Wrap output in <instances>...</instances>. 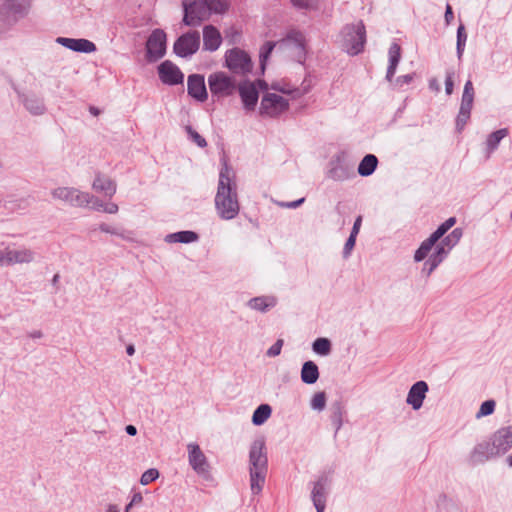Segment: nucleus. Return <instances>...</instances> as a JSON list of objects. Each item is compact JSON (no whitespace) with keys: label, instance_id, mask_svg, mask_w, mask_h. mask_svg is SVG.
Segmentation results:
<instances>
[{"label":"nucleus","instance_id":"nucleus-40","mask_svg":"<svg viewBox=\"0 0 512 512\" xmlns=\"http://www.w3.org/2000/svg\"><path fill=\"white\" fill-rule=\"evenodd\" d=\"M212 13L223 14L228 10L227 0H204Z\"/></svg>","mask_w":512,"mask_h":512},{"label":"nucleus","instance_id":"nucleus-17","mask_svg":"<svg viewBox=\"0 0 512 512\" xmlns=\"http://www.w3.org/2000/svg\"><path fill=\"white\" fill-rule=\"evenodd\" d=\"M448 232V230L444 227L443 224H440L437 229L427 238L425 239L419 248L415 251L414 260L416 262H420L424 260L432 248L437 244V242L444 237V235Z\"/></svg>","mask_w":512,"mask_h":512},{"label":"nucleus","instance_id":"nucleus-50","mask_svg":"<svg viewBox=\"0 0 512 512\" xmlns=\"http://www.w3.org/2000/svg\"><path fill=\"white\" fill-rule=\"evenodd\" d=\"M453 76H454V71L446 72L445 92L447 95H451L453 92V88H454Z\"/></svg>","mask_w":512,"mask_h":512},{"label":"nucleus","instance_id":"nucleus-16","mask_svg":"<svg viewBox=\"0 0 512 512\" xmlns=\"http://www.w3.org/2000/svg\"><path fill=\"white\" fill-rule=\"evenodd\" d=\"M160 80L167 85H178L184 81V74L171 61L166 60L158 66Z\"/></svg>","mask_w":512,"mask_h":512},{"label":"nucleus","instance_id":"nucleus-45","mask_svg":"<svg viewBox=\"0 0 512 512\" xmlns=\"http://www.w3.org/2000/svg\"><path fill=\"white\" fill-rule=\"evenodd\" d=\"M186 132L188 133L190 139L195 142L199 147L204 148L207 146L206 140L191 126H186Z\"/></svg>","mask_w":512,"mask_h":512},{"label":"nucleus","instance_id":"nucleus-43","mask_svg":"<svg viewBox=\"0 0 512 512\" xmlns=\"http://www.w3.org/2000/svg\"><path fill=\"white\" fill-rule=\"evenodd\" d=\"M294 7L304 10H317L319 8L318 0H291Z\"/></svg>","mask_w":512,"mask_h":512},{"label":"nucleus","instance_id":"nucleus-8","mask_svg":"<svg viewBox=\"0 0 512 512\" xmlns=\"http://www.w3.org/2000/svg\"><path fill=\"white\" fill-rule=\"evenodd\" d=\"M225 62L231 72L239 75L251 72L253 67L250 56L239 48L228 50L225 54Z\"/></svg>","mask_w":512,"mask_h":512},{"label":"nucleus","instance_id":"nucleus-20","mask_svg":"<svg viewBox=\"0 0 512 512\" xmlns=\"http://www.w3.org/2000/svg\"><path fill=\"white\" fill-rule=\"evenodd\" d=\"M428 390L429 387L425 381H417L410 387L406 398V403L410 405L414 410H419L423 405V401L426 398Z\"/></svg>","mask_w":512,"mask_h":512},{"label":"nucleus","instance_id":"nucleus-55","mask_svg":"<svg viewBox=\"0 0 512 512\" xmlns=\"http://www.w3.org/2000/svg\"><path fill=\"white\" fill-rule=\"evenodd\" d=\"M361 224H362V216H358L355 221H354V224H353V227H352V230L350 232V235L352 237H356L357 238V235L360 231V228H361Z\"/></svg>","mask_w":512,"mask_h":512},{"label":"nucleus","instance_id":"nucleus-27","mask_svg":"<svg viewBox=\"0 0 512 512\" xmlns=\"http://www.w3.org/2000/svg\"><path fill=\"white\" fill-rule=\"evenodd\" d=\"M222 43V36L219 30L213 25H206L203 28V49L216 51Z\"/></svg>","mask_w":512,"mask_h":512},{"label":"nucleus","instance_id":"nucleus-22","mask_svg":"<svg viewBox=\"0 0 512 512\" xmlns=\"http://www.w3.org/2000/svg\"><path fill=\"white\" fill-rule=\"evenodd\" d=\"M56 42L75 52L93 53L97 50L96 45L92 41L83 38L58 37Z\"/></svg>","mask_w":512,"mask_h":512},{"label":"nucleus","instance_id":"nucleus-15","mask_svg":"<svg viewBox=\"0 0 512 512\" xmlns=\"http://www.w3.org/2000/svg\"><path fill=\"white\" fill-rule=\"evenodd\" d=\"M353 176V167L346 163L340 156H336L330 161L327 171L328 178L334 181H345Z\"/></svg>","mask_w":512,"mask_h":512},{"label":"nucleus","instance_id":"nucleus-2","mask_svg":"<svg viewBox=\"0 0 512 512\" xmlns=\"http://www.w3.org/2000/svg\"><path fill=\"white\" fill-rule=\"evenodd\" d=\"M268 471V458L265 441L262 437L255 439L249 450L250 487L253 494H259L264 486Z\"/></svg>","mask_w":512,"mask_h":512},{"label":"nucleus","instance_id":"nucleus-53","mask_svg":"<svg viewBox=\"0 0 512 512\" xmlns=\"http://www.w3.org/2000/svg\"><path fill=\"white\" fill-rule=\"evenodd\" d=\"M449 253L450 251L446 247L442 246L441 243L436 245L435 250L433 252L434 255L441 257L444 260L446 259Z\"/></svg>","mask_w":512,"mask_h":512},{"label":"nucleus","instance_id":"nucleus-48","mask_svg":"<svg viewBox=\"0 0 512 512\" xmlns=\"http://www.w3.org/2000/svg\"><path fill=\"white\" fill-rule=\"evenodd\" d=\"M284 341L283 339H278L267 351L266 355L268 357H276L280 355Z\"/></svg>","mask_w":512,"mask_h":512},{"label":"nucleus","instance_id":"nucleus-62","mask_svg":"<svg viewBox=\"0 0 512 512\" xmlns=\"http://www.w3.org/2000/svg\"><path fill=\"white\" fill-rule=\"evenodd\" d=\"M427 260L432 262V266L435 265L437 267L444 261V259L434 255L433 253L429 256V258Z\"/></svg>","mask_w":512,"mask_h":512},{"label":"nucleus","instance_id":"nucleus-24","mask_svg":"<svg viewBox=\"0 0 512 512\" xmlns=\"http://www.w3.org/2000/svg\"><path fill=\"white\" fill-rule=\"evenodd\" d=\"M6 258L9 266L15 264H28L34 261L35 252L25 247L17 250L6 247Z\"/></svg>","mask_w":512,"mask_h":512},{"label":"nucleus","instance_id":"nucleus-4","mask_svg":"<svg viewBox=\"0 0 512 512\" xmlns=\"http://www.w3.org/2000/svg\"><path fill=\"white\" fill-rule=\"evenodd\" d=\"M342 47L349 55H358L366 43V29L362 21L346 25L342 30Z\"/></svg>","mask_w":512,"mask_h":512},{"label":"nucleus","instance_id":"nucleus-28","mask_svg":"<svg viewBox=\"0 0 512 512\" xmlns=\"http://www.w3.org/2000/svg\"><path fill=\"white\" fill-rule=\"evenodd\" d=\"M305 37L301 31L291 30L288 32L286 38L279 42L280 46H290L293 45L298 50V61L304 58L305 55Z\"/></svg>","mask_w":512,"mask_h":512},{"label":"nucleus","instance_id":"nucleus-5","mask_svg":"<svg viewBox=\"0 0 512 512\" xmlns=\"http://www.w3.org/2000/svg\"><path fill=\"white\" fill-rule=\"evenodd\" d=\"M183 8V22L187 26H198L212 14L204 0H185L183 1Z\"/></svg>","mask_w":512,"mask_h":512},{"label":"nucleus","instance_id":"nucleus-51","mask_svg":"<svg viewBox=\"0 0 512 512\" xmlns=\"http://www.w3.org/2000/svg\"><path fill=\"white\" fill-rule=\"evenodd\" d=\"M99 230L104 233H109V234L117 235V236L124 238V235L120 232V230L118 228L110 226L106 223H101L99 225Z\"/></svg>","mask_w":512,"mask_h":512},{"label":"nucleus","instance_id":"nucleus-47","mask_svg":"<svg viewBox=\"0 0 512 512\" xmlns=\"http://www.w3.org/2000/svg\"><path fill=\"white\" fill-rule=\"evenodd\" d=\"M414 77H415V73H410V74L399 76V77H397L395 79V81L393 83V86L395 88H399L400 89L404 85L410 84L414 80Z\"/></svg>","mask_w":512,"mask_h":512},{"label":"nucleus","instance_id":"nucleus-30","mask_svg":"<svg viewBox=\"0 0 512 512\" xmlns=\"http://www.w3.org/2000/svg\"><path fill=\"white\" fill-rule=\"evenodd\" d=\"M247 305L249 308H251L253 310L265 313L277 305V298L272 295L258 296V297L251 298L248 301Z\"/></svg>","mask_w":512,"mask_h":512},{"label":"nucleus","instance_id":"nucleus-31","mask_svg":"<svg viewBox=\"0 0 512 512\" xmlns=\"http://www.w3.org/2000/svg\"><path fill=\"white\" fill-rule=\"evenodd\" d=\"M301 380L303 383L311 385L319 379V369L316 363L309 360L303 363L301 368Z\"/></svg>","mask_w":512,"mask_h":512},{"label":"nucleus","instance_id":"nucleus-42","mask_svg":"<svg viewBox=\"0 0 512 512\" xmlns=\"http://www.w3.org/2000/svg\"><path fill=\"white\" fill-rule=\"evenodd\" d=\"M495 406H496V403H495L494 400H486V401H484L481 404L480 409L476 413V418L479 419V418H482V417L489 416V415L493 414V412L495 410Z\"/></svg>","mask_w":512,"mask_h":512},{"label":"nucleus","instance_id":"nucleus-7","mask_svg":"<svg viewBox=\"0 0 512 512\" xmlns=\"http://www.w3.org/2000/svg\"><path fill=\"white\" fill-rule=\"evenodd\" d=\"M54 199L61 200L71 206L84 208L89 206L90 193L74 187H58L51 191Z\"/></svg>","mask_w":512,"mask_h":512},{"label":"nucleus","instance_id":"nucleus-26","mask_svg":"<svg viewBox=\"0 0 512 512\" xmlns=\"http://www.w3.org/2000/svg\"><path fill=\"white\" fill-rule=\"evenodd\" d=\"M92 189L111 198L116 193L117 185L110 177L98 172L93 180Z\"/></svg>","mask_w":512,"mask_h":512},{"label":"nucleus","instance_id":"nucleus-49","mask_svg":"<svg viewBox=\"0 0 512 512\" xmlns=\"http://www.w3.org/2000/svg\"><path fill=\"white\" fill-rule=\"evenodd\" d=\"M355 243H356V237H352L351 235H349V237L346 240V243L344 245L343 252H342L344 259H347L350 257L351 252L355 246Z\"/></svg>","mask_w":512,"mask_h":512},{"label":"nucleus","instance_id":"nucleus-60","mask_svg":"<svg viewBox=\"0 0 512 512\" xmlns=\"http://www.w3.org/2000/svg\"><path fill=\"white\" fill-rule=\"evenodd\" d=\"M142 501H143L142 494L140 492H137V493L133 494L130 503L134 506V505H138V504L142 503Z\"/></svg>","mask_w":512,"mask_h":512},{"label":"nucleus","instance_id":"nucleus-33","mask_svg":"<svg viewBox=\"0 0 512 512\" xmlns=\"http://www.w3.org/2000/svg\"><path fill=\"white\" fill-rule=\"evenodd\" d=\"M345 414L344 406L341 402L336 401L331 405L330 421L335 428L334 437L337 436L343 425V415Z\"/></svg>","mask_w":512,"mask_h":512},{"label":"nucleus","instance_id":"nucleus-18","mask_svg":"<svg viewBox=\"0 0 512 512\" xmlns=\"http://www.w3.org/2000/svg\"><path fill=\"white\" fill-rule=\"evenodd\" d=\"M188 449V461L192 469L198 474H204L208 472L209 464L205 454L200 449V446L196 443H189Z\"/></svg>","mask_w":512,"mask_h":512},{"label":"nucleus","instance_id":"nucleus-36","mask_svg":"<svg viewBox=\"0 0 512 512\" xmlns=\"http://www.w3.org/2000/svg\"><path fill=\"white\" fill-rule=\"evenodd\" d=\"M313 351L321 356H327L331 352V341L325 337H319L312 343Z\"/></svg>","mask_w":512,"mask_h":512},{"label":"nucleus","instance_id":"nucleus-46","mask_svg":"<svg viewBox=\"0 0 512 512\" xmlns=\"http://www.w3.org/2000/svg\"><path fill=\"white\" fill-rule=\"evenodd\" d=\"M198 238H199L198 234L194 231H189V230L179 231V235H178L179 243H185V244L192 243V242L197 241Z\"/></svg>","mask_w":512,"mask_h":512},{"label":"nucleus","instance_id":"nucleus-14","mask_svg":"<svg viewBox=\"0 0 512 512\" xmlns=\"http://www.w3.org/2000/svg\"><path fill=\"white\" fill-rule=\"evenodd\" d=\"M246 112L255 110L259 99V92L255 83L251 81H243L239 83L237 89Z\"/></svg>","mask_w":512,"mask_h":512},{"label":"nucleus","instance_id":"nucleus-38","mask_svg":"<svg viewBox=\"0 0 512 512\" xmlns=\"http://www.w3.org/2000/svg\"><path fill=\"white\" fill-rule=\"evenodd\" d=\"M507 133V129H499L495 132H492L486 141L488 149L491 151L495 150L498 147L500 141L507 135Z\"/></svg>","mask_w":512,"mask_h":512},{"label":"nucleus","instance_id":"nucleus-32","mask_svg":"<svg viewBox=\"0 0 512 512\" xmlns=\"http://www.w3.org/2000/svg\"><path fill=\"white\" fill-rule=\"evenodd\" d=\"M378 165V158L374 154H367L358 165V174L368 177L374 173Z\"/></svg>","mask_w":512,"mask_h":512},{"label":"nucleus","instance_id":"nucleus-44","mask_svg":"<svg viewBox=\"0 0 512 512\" xmlns=\"http://www.w3.org/2000/svg\"><path fill=\"white\" fill-rule=\"evenodd\" d=\"M158 477L159 471L155 468H150L141 475L140 483L145 486L158 479Z\"/></svg>","mask_w":512,"mask_h":512},{"label":"nucleus","instance_id":"nucleus-63","mask_svg":"<svg viewBox=\"0 0 512 512\" xmlns=\"http://www.w3.org/2000/svg\"><path fill=\"white\" fill-rule=\"evenodd\" d=\"M429 88L436 92H438L440 90V85L436 78H432L429 80Z\"/></svg>","mask_w":512,"mask_h":512},{"label":"nucleus","instance_id":"nucleus-37","mask_svg":"<svg viewBox=\"0 0 512 512\" xmlns=\"http://www.w3.org/2000/svg\"><path fill=\"white\" fill-rule=\"evenodd\" d=\"M466 41H467V33L465 31V26L461 23L457 29V43H456V52H457V57L459 60H461V58L463 56Z\"/></svg>","mask_w":512,"mask_h":512},{"label":"nucleus","instance_id":"nucleus-19","mask_svg":"<svg viewBox=\"0 0 512 512\" xmlns=\"http://www.w3.org/2000/svg\"><path fill=\"white\" fill-rule=\"evenodd\" d=\"M187 92L192 98L204 102L208 98L204 76L201 74H191L187 79Z\"/></svg>","mask_w":512,"mask_h":512},{"label":"nucleus","instance_id":"nucleus-54","mask_svg":"<svg viewBox=\"0 0 512 512\" xmlns=\"http://www.w3.org/2000/svg\"><path fill=\"white\" fill-rule=\"evenodd\" d=\"M305 198H300L298 200L292 202H280L279 205L284 208L294 209L299 207L302 203H304Z\"/></svg>","mask_w":512,"mask_h":512},{"label":"nucleus","instance_id":"nucleus-23","mask_svg":"<svg viewBox=\"0 0 512 512\" xmlns=\"http://www.w3.org/2000/svg\"><path fill=\"white\" fill-rule=\"evenodd\" d=\"M496 452L505 454L512 447V426L498 429L491 437Z\"/></svg>","mask_w":512,"mask_h":512},{"label":"nucleus","instance_id":"nucleus-64","mask_svg":"<svg viewBox=\"0 0 512 512\" xmlns=\"http://www.w3.org/2000/svg\"><path fill=\"white\" fill-rule=\"evenodd\" d=\"M456 223V218L455 217H450L448 218L446 221H444L442 224L444 225V227L449 230L450 228H452Z\"/></svg>","mask_w":512,"mask_h":512},{"label":"nucleus","instance_id":"nucleus-10","mask_svg":"<svg viewBox=\"0 0 512 512\" xmlns=\"http://www.w3.org/2000/svg\"><path fill=\"white\" fill-rule=\"evenodd\" d=\"M289 108V101L275 93H267L261 99L260 114L264 117H277Z\"/></svg>","mask_w":512,"mask_h":512},{"label":"nucleus","instance_id":"nucleus-1","mask_svg":"<svg viewBox=\"0 0 512 512\" xmlns=\"http://www.w3.org/2000/svg\"><path fill=\"white\" fill-rule=\"evenodd\" d=\"M214 204L216 213L222 220L235 219L240 212L235 172L226 160L222 162L219 172Z\"/></svg>","mask_w":512,"mask_h":512},{"label":"nucleus","instance_id":"nucleus-34","mask_svg":"<svg viewBox=\"0 0 512 512\" xmlns=\"http://www.w3.org/2000/svg\"><path fill=\"white\" fill-rule=\"evenodd\" d=\"M272 408L268 404L259 405L253 412L252 415V423L255 426H260L264 424L268 418L271 416Z\"/></svg>","mask_w":512,"mask_h":512},{"label":"nucleus","instance_id":"nucleus-35","mask_svg":"<svg viewBox=\"0 0 512 512\" xmlns=\"http://www.w3.org/2000/svg\"><path fill=\"white\" fill-rule=\"evenodd\" d=\"M463 236V230L461 228H455L447 236L441 238L440 243L451 251L460 241Z\"/></svg>","mask_w":512,"mask_h":512},{"label":"nucleus","instance_id":"nucleus-13","mask_svg":"<svg viewBox=\"0 0 512 512\" xmlns=\"http://www.w3.org/2000/svg\"><path fill=\"white\" fill-rule=\"evenodd\" d=\"M331 480L327 475H321L314 483L311 491V500L316 512H324L330 492Z\"/></svg>","mask_w":512,"mask_h":512},{"label":"nucleus","instance_id":"nucleus-61","mask_svg":"<svg viewBox=\"0 0 512 512\" xmlns=\"http://www.w3.org/2000/svg\"><path fill=\"white\" fill-rule=\"evenodd\" d=\"M179 232L171 233L165 236V242L167 243H179L178 241Z\"/></svg>","mask_w":512,"mask_h":512},{"label":"nucleus","instance_id":"nucleus-12","mask_svg":"<svg viewBox=\"0 0 512 512\" xmlns=\"http://www.w3.org/2000/svg\"><path fill=\"white\" fill-rule=\"evenodd\" d=\"M166 53V34L162 29H155L146 41V59L156 62Z\"/></svg>","mask_w":512,"mask_h":512},{"label":"nucleus","instance_id":"nucleus-41","mask_svg":"<svg viewBox=\"0 0 512 512\" xmlns=\"http://www.w3.org/2000/svg\"><path fill=\"white\" fill-rule=\"evenodd\" d=\"M310 406L313 410L322 411L326 406L325 392H317L313 395Z\"/></svg>","mask_w":512,"mask_h":512},{"label":"nucleus","instance_id":"nucleus-6","mask_svg":"<svg viewBox=\"0 0 512 512\" xmlns=\"http://www.w3.org/2000/svg\"><path fill=\"white\" fill-rule=\"evenodd\" d=\"M208 85L213 96L228 97L237 89L236 81L225 72H214L208 76Z\"/></svg>","mask_w":512,"mask_h":512},{"label":"nucleus","instance_id":"nucleus-52","mask_svg":"<svg viewBox=\"0 0 512 512\" xmlns=\"http://www.w3.org/2000/svg\"><path fill=\"white\" fill-rule=\"evenodd\" d=\"M89 205L91 204V208L96 211H104L105 203L100 200L98 197L90 194Z\"/></svg>","mask_w":512,"mask_h":512},{"label":"nucleus","instance_id":"nucleus-21","mask_svg":"<svg viewBox=\"0 0 512 512\" xmlns=\"http://www.w3.org/2000/svg\"><path fill=\"white\" fill-rule=\"evenodd\" d=\"M19 97L23 106L31 115L40 116L46 112V105L42 96L28 92L20 94Z\"/></svg>","mask_w":512,"mask_h":512},{"label":"nucleus","instance_id":"nucleus-25","mask_svg":"<svg viewBox=\"0 0 512 512\" xmlns=\"http://www.w3.org/2000/svg\"><path fill=\"white\" fill-rule=\"evenodd\" d=\"M495 450L496 448L494 447L492 440L483 441L474 447L471 453V458L474 462L483 463L493 457L499 456L498 452Z\"/></svg>","mask_w":512,"mask_h":512},{"label":"nucleus","instance_id":"nucleus-29","mask_svg":"<svg viewBox=\"0 0 512 512\" xmlns=\"http://www.w3.org/2000/svg\"><path fill=\"white\" fill-rule=\"evenodd\" d=\"M389 65L386 72V80L392 82V79L396 73L397 66L401 60V47L396 42H393L388 51Z\"/></svg>","mask_w":512,"mask_h":512},{"label":"nucleus","instance_id":"nucleus-56","mask_svg":"<svg viewBox=\"0 0 512 512\" xmlns=\"http://www.w3.org/2000/svg\"><path fill=\"white\" fill-rule=\"evenodd\" d=\"M119 210V207L116 203H107L105 204V207H104V212L108 213V214H116Z\"/></svg>","mask_w":512,"mask_h":512},{"label":"nucleus","instance_id":"nucleus-11","mask_svg":"<svg viewBox=\"0 0 512 512\" xmlns=\"http://www.w3.org/2000/svg\"><path fill=\"white\" fill-rule=\"evenodd\" d=\"M474 87L471 80H467L464 89L463 94L461 98V104L459 108V112L456 118V129L460 132L464 129L465 125L467 124L468 120L470 119L471 110L473 107L474 102Z\"/></svg>","mask_w":512,"mask_h":512},{"label":"nucleus","instance_id":"nucleus-39","mask_svg":"<svg viewBox=\"0 0 512 512\" xmlns=\"http://www.w3.org/2000/svg\"><path fill=\"white\" fill-rule=\"evenodd\" d=\"M277 43L272 41H267L264 43V45L260 49L259 58H260V66L262 71H264L266 66V61L271 55L273 49L275 48Z\"/></svg>","mask_w":512,"mask_h":512},{"label":"nucleus","instance_id":"nucleus-58","mask_svg":"<svg viewBox=\"0 0 512 512\" xmlns=\"http://www.w3.org/2000/svg\"><path fill=\"white\" fill-rule=\"evenodd\" d=\"M444 18L447 24H450L454 18L452 7L450 5L446 6Z\"/></svg>","mask_w":512,"mask_h":512},{"label":"nucleus","instance_id":"nucleus-57","mask_svg":"<svg viewBox=\"0 0 512 512\" xmlns=\"http://www.w3.org/2000/svg\"><path fill=\"white\" fill-rule=\"evenodd\" d=\"M436 268H437V266H435V265L432 266V262H430L429 260H426L423 265L422 271L424 273H426L427 276H430Z\"/></svg>","mask_w":512,"mask_h":512},{"label":"nucleus","instance_id":"nucleus-59","mask_svg":"<svg viewBox=\"0 0 512 512\" xmlns=\"http://www.w3.org/2000/svg\"><path fill=\"white\" fill-rule=\"evenodd\" d=\"M9 204L12 205L10 207L12 210L25 209L26 208V201L25 200H20V201H16V202H9Z\"/></svg>","mask_w":512,"mask_h":512},{"label":"nucleus","instance_id":"nucleus-9","mask_svg":"<svg viewBox=\"0 0 512 512\" xmlns=\"http://www.w3.org/2000/svg\"><path fill=\"white\" fill-rule=\"evenodd\" d=\"M200 47V33L196 30L182 34L174 42V53L181 57L187 58L195 54Z\"/></svg>","mask_w":512,"mask_h":512},{"label":"nucleus","instance_id":"nucleus-3","mask_svg":"<svg viewBox=\"0 0 512 512\" xmlns=\"http://www.w3.org/2000/svg\"><path fill=\"white\" fill-rule=\"evenodd\" d=\"M34 0H2L0 2V35L10 31L20 20L28 17Z\"/></svg>","mask_w":512,"mask_h":512}]
</instances>
